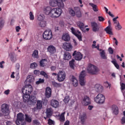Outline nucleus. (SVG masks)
<instances>
[{"label":"nucleus","instance_id":"nucleus-1","mask_svg":"<svg viewBox=\"0 0 125 125\" xmlns=\"http://www.w3.org/2000/svg\"><path fill=\"white\" fill-rule=\"evenodd\" d=\"M21 92L23 93V100L24 102H27L30 105H34L37 102V98L35 96H30L33 92V86L29 84L22 87Z\"/></svg>","mask_w":125,"mask_h":125},{"label":"nucleus","instance_id":"nucleus-2","mask_svg":"<svg viewBox=\"0 0 125 125\" xmlns=\"http://www.w3.org/2000/svg\"><path fill=\"white\" fill-rule=\"evenodd\" d=\"M62 12V9L60 7L52 8L51 17L52 18H58L61 16Z\"/></svg>","mask_w":125,"mask_h":125},{"label":"nucleus","instance_id":"nucleus-3","mask_svg":"<svg viewBox=\"0 0 125 125\" xmlns=\"http://www.w3.org/2000/svg\"><path fill=\"white\" fill-rule=\"evenodd\" d=\"M63 1H66V0H51L50 1V5L53 7L58 6L60 8H64Z\"/></svg>","mask_w":125,"mask_h":125},{"label":"nucleus","instance_id":"nucleus-4","mask_svg":"<svg viewBox=\"0 0 125 125\" xmlns=\"http://www.w3.org/2000/svg\"><path fill=\"white\" fill-rule=\"evenodd\" d=\"M25 116L22 113H20L17 114V120L16 124L17 125H26V122L24 120Z\"/></svg>","mask_w":125,"mask_h":125},{"label":"nucleus","instance_id":"nucleus-5","mask_svg":"<svg viewBox=\"0 0 125 125\" xmlns=\"http://www.w3.org/2000/svg\"><path fill=\"white\" fill-rule=\"evenodd\" d=\"M87 71L88 74L91 75H96L98 73V68L93 64H89L87 67Z\"/></svg>","mask_w":125,"mask_h":125},{"label":"nucleus","instance_id":"nucleus-6","mask_svg":"<svg viewBox=\"0 0 125 125\" xmlns=\"http://www.w3.org/2000/svg\"><path fill=\"white\" fill-rule=\"evenodd\" d=\"M94 100L98 104H103L105 102V96L102 94H98Z\"/></svg>","mask_w":125,"mask_h":125},{"label":"nucleus","instance_id":"nucleus-7","mask_svg":"<svg viewBox=\"0 0 125 125\" xmlns=\"http://www.w3.org/2000/svg\"><path fill=\"white\" fill-rule=\"evenodd\" d=\"M43 39L49 41L52 39V32L50 29L46 30L42 34Z\"/></svg>","mask_w":125,"mask_h":125},{"label":"nucleus","instance_id":"nucleus-8","mask_svg":"<svg viewBox=\"0 0 125 125\" xmlns=\"http://www.w3.org/2000/svg\"><path fill=\"white\" fill-rule=\"evenodd\" d=\"M81 103L83 106H88L91 104V99L87 95H85L82 98Z\"/></svg>","mask_w":125,"mask_h":125},{"label":"nucleus","instance_id":"nucleus-9","mask_svg":"<svg viewBox=\"0 0 125 125\" xmlns=\"http://www.w3.org/2000/svg\"><path fill=\"white\" fill-rule=\"evenodd\" d=\"M71 31L72 34L74 35V36L77 37V38L78 39L80 42H81L82 41H83L82 37V33H81L80 31H79V30H76V29H75L74 27L71 28Z\"/></svg>","mask_w":125,"mask_h":125},{"label":"nucleus","instance_id":"nucleus-10","mask_svg":"<svg viewBox=\"0 0 125 125\" xmlns=\"http://www.w3.org/2000/svg\"><path fill=\"white\" fill-rule=\"evenodd\" d=\"M86 76V72L85 70H83L79 76V82L81 85H84L85 83L84 82V78Z\"/></svg>","mask_w":125,"mask_h":125},{"label":"nucleus","instance_id":"nucleus-11","mask_svg":"<svg viewBox=\"0 0 125 125\" xmlns=\"http://www.w3.org/2000/svg\"><path fill=\"white\" fill-rule=\"evenodd\" d=\"M65 79H66V73L62 71H60L57 75V80L58 82H64Z\"/></svg>","mask_w":125,"mask_h":125},{"label":"nucleus","instance_id":"nucleus-12","mask_svg":"<svg viewBox=\"0 0 125 125\" xmlns=\"http://www.w3.org/2000/svg\"><path fill=\"white\" fill-rule=\"evenodd\" d=\"M1 111L3 114L8 115L9 114V106L6 104H3L1 105Z\"/></svg>","mask_w":125,"mask_h":125},{"label":"nucleus","instance_id":"nucleus-13","mask_svg":"<svg viewBox=\"0 0 125 125\" xmlns=\"http://www.w3.org/2000/svg\"><path fill=\"white\" fill-rule=\"evenodd\" d=\"M72 55L74 56L75 60H77V61H80L83 59V54L81 52L74 51Z\"/></svg>","mask_w":125,"mask_h":125},{"label":"nucleus","instance_id":"nucleus-14","mask_svg":"<svg viewBox=\"0 0 125 125\" xmlns=\"http://www.w3.org/2000/svg\"><path fill=\"white\" fill-rule=\"evenodd\" d=\"M91 25L93 32H99V29H100L99 24H97L95 21H93L91 22Z\"/></svg>","mask_w":125,"mask_h":125},{"label":"nucleus","instance_id":"nucleus-15","mask_svg":"<svg viewBox=\"0 0 125 125\" xmlns=\"http://www.w3.org/2000/svg\"><path fill=\"white\" fill-rule=\"evenodd\" d=\"M62 47L64 49L66 50V51H71L73 49L72 44L68 42L63 43L62 44Z\"/></svg>","mask_w":125,"mask_h":125},{"label":"nucleus","instance_id":"nucleus-16","mask_svg":"<svg viewBox=\"0 0 125 125\" xmlns=\"http://www.w3.org/2000/svg\"><path fill=\"white\" fill-rule=\"evenodd\" d=\"M47 50L48 52H49L50 55H53V54L56 53V48L52 45L48 46Z\"/></svg>","mask_w":125,"mask_h":125},{"label":"nucleus","instance_id":"nucleus-17","mask_svg":"<svg viewBox=\"0 0 125 125\" xmlns=\"http://www.w3.org/2000/svg\"><path fill=\"white\" fill-rule=\"evenodd\" d=\"M34 74L35 75H36V76H39V75H40V74L41 75H42V76H43V77H44V78H48L47 74H46V73H45V72L42 71L41 72H40V70H35L34 71Z\"/></svg>","mask_w":125,"mask_h":125},{"label":"nucleus","instance_id":"nucleus-18","mask_svg":"<svg viewBox=\"0 0 125 125\" xmlns=\"http://www.w3.org/2000/svg\"><path fill=\"white\" fill-rule=\"evenodd\" d=\"M108 26L104 28V31L106 32V34L108 35H113V32H112V29H111V21H108Z\"/></svg>","mask_w":125,"mask_h":125},{"label":"nucleus","instance_id":"nucleus-19","mask_svg":"<svg viewBox=\"0 0 125 125\" xmlns=\"http://www.w3.org/2000/svg\"><path fill=\"white\" fill-rule=\"evenodd\" d=\"M44 13L46 14V15H49V16H51V12L52 11V8L48 6L44 8Z\"/></svg>","mask_w":125,"mask_h":125},{"label":"nucleus","instance_id":"nucleus-20","mask_svg":"<svg viewBox=\"0 0 125 125\" xmlns=\"http://www.w3.org/2000/svg\"><path fill=\"white\" fill-rule=\"evenodd\" d=\"M71 81L72 83L73 86H78V84H79L78 80H77V79L74 76V75L71 76Z\"/></svg>","mask_w":125,"mask_h":125},{"label":"nucleus","instance_id":"nucleus-21","mask_svg":"<svg viewBox=\"0 0 125 125\" xmlns=\"http://www.w3.org/2000/svg\"><path fill=\"white\" fill-rule=\"evenodd\" d=\"M74 9L75 11V15H76L77 17H78L79 18L82 17V13L80 10V7H75L74 8Z\"/></svg>","mask_w":125,"mask_h":125},{"label":"nucleus","instance_id":"nucleus-22","mask_svg":"<svg viewBox=\"0 0 125 125\" xmlns=\"http://www.w3.org/2000/svg\"><path fill=\"white\" fill-rule=\"evenodd\" d=\"M45 95L47 98H49L51 96V88L49 87H47L45 89Z\"/></svg>","mask_w":125,"mask_h":125},{"label":"nucleus","instance_id":"nucleus-23","mask_svg":"<svg viewBox=\"0 0 125 125\" xmlns=\"http://www.w3.org/2000/svg\"><path fill=\"white\" fill-rule=\"evenodd\" d=\"M51 105L54 108L59 107V102L55 100H52L51 101Z\"/></svg>","mask_w":125,"mask_h":125},{"label":"nucleus","instance_id":"nucleus-24","mask_svg":"<svg viewBox=\"0 0 125 125\" xmlns=\"http://www.w3.org/2000/svg\"><path fill=\"white\" fill-rule=\"evenodd\" d=\"M53 112L51 108H47L45 114L47 118H50L52 116Z\"/></svg>","mask_w":125,"mask_h":125},{"label":"nucleus","instance_id":"nucleus-25","mask_svg":"<svg viewBox=\"0 0 125 125\" xmlns=\"http://www.w3.org/2000/svg\"><path fill=\"white\" fill-rule=\"evenodd\" d=\"M80 119L82 125H84V123L86 120V114L83 113V114L80 116Z\"/></svg>","mask_w":125,"mask_h":125},{"label":"nucleus","instance_id":"nucleus-26","mask_svg":"<svg viewBox=\"0 0 125 125\" xmlns=\"http://www.w3.org/2000/svg\"><path fill=\"white\" fill-rule=\"evenodd\" d=\"M112 110L114 115H118L119 114V108L116 105H113L112 106Z\"/></svg>","mask_w":125,"mask_h":125},{"label":"nucleus","instance_id":"nucleus-27","mask_svg":"<svg viewBox=\"0 0 125 125\" xmlns=\"http://www.w3.org/2000/svg\"><path fill=\"white\" fill-rule=\"evenodd\" d=\"M77 25L79 27L80 29L83 32H85V30H84V24L83 23L81 22V21H78L77 22Z\"/></svg>","mask_w":125,"mask_h":125},{"label":"nucleus","instance_id":"nucleus-28","mask_svg":"<svg viewBox=\"0 0 125 125\" xmlns=\"http://www.w3.org/2000/svg\"><path fill=\"white\" fill-rule=\"evenodd\" d=\"M71 58H72V56H71V54H70V53H69L68 52H64V60L69 61L70 59H71Z\"/></svg>","mask_w":125,"mask_h":125},{"label":"nucleus","instance_id":"nucleus-29","mask_svg":"<svg viewBox=\"0 0 125 125\" xmlns=\"http://www.w3.org/2000/svg\"><path fill=\"white\" fill-rule=\"evenodd\" d=\"M62 39L64 42H69L70 41V36L68 34H65L62 35Z\"/></svg>","mask_w":125,"mask_h":125},{"label":"nucleus","instance_id":"nucleus-30","mask_svg":"<svg viewBox=\"0 0 125 125\" xmlns=\"http://www.w3.org/2000/svg\"><path fill=\"white\" fill-rule=\"evenodd\" d=\"M32 56L33 58L38 59L39 58V51L38 50H35L32 54Z\"/></svg>","mask_w":125,"mask_h":125},{"label":"nucleus","instance_id":"nucleus-31","mask_svg":"<svg viewBox=\"0 0 125 125\" xmlns=\"http://www.w3.org/2000/svg\"><path fill=\"white\" fill-rule=\"evenodd\" d=\"M96 89L98 92H101L103 90V86L99 84H97L95 85Z\"/></svg>","mask_w":125,"mask_h":125},{"label":"nucleus","instance_id":"nucleus-32","mask_svg":"<svg viewBox=\"0 0 125 125\" xmlns=\"http://www.w3.org/2000/svg\"><path fill=\"white\" fill-rule=\"evenodd\" d=\"M65 114V112H64L61 114L60 118L59 119L60 122H61L62 123L65 122V116H64Z\"/></svg>","mask_w":125,"mask_h":125},{"label":"nucleus","instance_id":"nucleus-33","mask_svg":"<svg viewBox=\"0 0 125 125\" xmlns=\"http://www.w3.org/2000/svg\"><path fill=\"white\" fill-rule=\"evenodd\" d=\"M47 62V60L46 59H42L40 61V65L41 67H44L45 66V63Z\"/></svg>","mask_w":125,"mask_h":125},{"label":"nucleus","instance_id":"nucleus-34","mask_svg":"<svg viewBox=\"0 0 125 125\" xmlns=\"http://www.w3.org/2000/svg\"><path fill=\"white\" fill-rule=\"evenodd\" d=\"M52 84L54 86V87H56V88H58L59 87H61L62 84L60 83H57L55 81H53L52 82Z\"/></svg>","mask_w":125,"mask_h":125},{"label":"nucleus","instance_id":"nucleus-35","mask_svg":"<svg viewBox=\"0 0 125 125\" xmlns=\"http://www.w3.org/2000/svg\"><path fill=\"white\" fill-rule=\"evenodd\" d=\"M26 81L27 82H29V83H34V81H35V78L32 75H30L27 76Z\"/></svg>","mask_w":125,"mask_h":125},{"label":"nucleus","instance_id":"nucleus-36","mask_svg":"<svg viewBox=\"0 0 125 125\" xmlns=\"http://www.w3.org/2000/svg\"><path fill=\"white\" fill-rule=\"evenodd\" d=\"M111 63L113 64L116 69H117L118 70H120V65H119V64H118L116 60L114 59V61H111Z\"/></svg>","mask_w":125,"mask_h":125},{"label":"nucleus","instance_id":"nucleus-37","mask_svg":"<svg viewBox=\"0 0 125 125\" xmlns=\"http://www.w3.org/2000/svg\"><path fill=\"white\" fill-rule=\"evenodd\" d=\"M89 4L91 6H92L93 10L94 11H95V12H97V11H98V8L97 7V5L92 3H90Z\"/></svg>","mask_w":125,"mask_h":125},{"label":"nucleus","instance_id":"nucleus-38","mask_svg":"<svg viewBox=\"0 0 125 125\" xmlns=\"http://www.w3.org/2000/svg\"><path fill=\"white\" fill-rule=\"evenodd\" d=\"M68 11L69 12V14L71 16H76V11H74L73 8H69Z\"/></svg>","mask_w":125,"mask_h":125},{"label":"nucleus","instance_id":"nucleus-39","mask_svg":"<svg viewBox=\"0 0 125 125\" xmlns=\"http://www.w3.org/2000/svg\"><path fill=\"white\" fill-rule=\"evenodd\" d=\"M3 26H4V21L1 18H0V31L3 28Z\"/></svg>","mask_w":125,"mask_h":125},{"label":"nucleus","instance_id":"nucleus-40","mask_svg":"<svg viewBox=\"0 0 125 125\" xmlns=\"http://www.w3.org/2000/svg\"><path fill=\"white\" fill-rule=\"evenodd\" d=\"M75 60L72 59L71 61L69 62V66L71 69H74V66L75 65Z\"/></svg>","mask_w":125,"mask_h":125},{"label":"nucleus","instance_id":"nucleus-41","mask_svg":"<svg viewBox=\"0 0 125 125\" xmlns=\"http://www.w3.org/2000/svg\"><path fill=\"white\" fill-rule=\"evenodd\" d=\"M39 25L42 28H44V27H46V22H45V21H41L39 22Z\"/></svg>","mask_w":125,"mask_h":125},{"label":"nucleus","instance_id":"nucleus-42","mask_svg":"<svg viewBox=\"0 0 125 125\" xmlns=\"http://www.w3.org/2000/svg\"><path fill=\"white\" fill-rule=\"evenodd\" d=\"M101 56L103 59H107V57L105 55V51L103 50L100 52Z\"/></svg>","mask_w":125,"mask_h":125},{"label":"nucleus","instance_id":"nucleus-43","mask_svg":"<svg viewBox=\"0 0 125 125\" xmlns=\"http://www.w3.org/2000/svg\"><path fill=\"white\" fill-rule=\"evenodd\" d=\"M25 121L27 122V123H31V122H32V118L29 117L28 115L25 114Z\"/></svg>","mask_w":125,"mask_h":125},{"label":"nucleus","instance_id":"nucleus-44","mask_svg":"<svg viewBox=\"0 0 125 125\" xmlns=\"http://www.w3.org/2000/svg\"><path fill=\"white\" fill-rule=\"evenodd\" d=\"M37 67H38V63H37V62H33L30 64V68H31V69H35L37 68Z\"/></svg>","mask_w":125,"mask_h":125},{"label":"nucleus","instance_id":"nucleus-45","mask_svg":"<svg viewBox=\"0 0 125 125\" xmlns=\"http://www.w3.org/2000/svg\"><path fill=\"white\" fill-rule=\"evenodd\" d=\"M37 109H42V102L41 101L37 102Z\"/></svg>","mask_w":125,"mask_h":125},{"label":"nucleus","instance_id":"nucleus-46","mask_svg":"<svg viewBox=\"0 0 125 125\" xmlns=\"http://www.w3.org/2000/svg\"><path fill=\"white\" fill-rule=\"evenodd\" d=\"M48 125H55V122L50 118H49L48 120Z\"/></svg>","mask_w":125,"mask_h":125},{"label":"nucleus","instance_id":"nucleus-47","mask_svg":"<svg viewBox=\"0 0 125 125\" xmlns=\"http://www.w3.org/2000/svg\"><path fill=\"white\" fill-rule=\"evenodd\" d=\"M44 80L41 78H40L38 81L36 82V84H40V83H43Z\"/></svg>","mask_w":125,"mask_h":125},{"label":"nucleus","instance_id":"nucleus-48","mask_svg":"<svg viewBox=\"0 0 125 125\" xmlns=\"http://www.w3.org/2000/svg\"><path fill=\"white\" fill-rule=\"evenodd\" d=\"M122 28L123 27H122V25L120 24V23H118V24L115 26L116 30H118L119 31H120V30H122Z\"/></svg>","mask_w":125,"mask_h":125},{"label":"nucleus","instance_id":"nucleus-49","mask_svg":"<svg viewBox=\"0 0 125 125\" xmlns=\"http://www.w3.org/2000/svg\"><path fill=\"white\" fill-rule=\"evenodd\" d=\"M29 16L30 20H34V19H35V17L34 16V14H33V12H30Z\"/></svg>","mask_w":125,"mask_h":125},{"label":"nucleus","instance_id":"nucleus-50","mask_svg":"<svg viewBox=\"0 0 125 125\" xmlns=\"http://www.w3.org/2000/svg\"><path fill=\"white\" fill-rule=\"evenodd\" d=\"M44 18V17L43 16L39 15L38 18V20L39 21H40V22H41V21H43Z\"/></svg>","mask_w":125,"mask_h":125},{"label":"nucleus","instance_id":"nucleus-51","mask_svg":"<svg viewBox=\"0 0 125 125\" xmlns=\"http://www.w3.org/2000/svg\"><path fill=\"white\" fill-rule=\"evenodd\" d=\"M69 100H70V98H69V97L66 96L64 99L63 101H64V103L67 104V103H69Z\"/></svg>","mask_w":125,"mask_h":125},{"label":"nucleus","instance_id":"nucleus-52","mask_svg":"<svg viewBox=\"0 0 125 125\" xmlns=\"http://www.w3.org/2000/svg\"><path fill=\"white\" fill-rule=\"evenodd\" d=\"M98 19L100 22H104V21H105V19L102 16H99Z\"/></svg>","mask_w":125,"mask_h":125},{"label":"nucleus","instance_id":"nucleus-53","mask_svg":"<svg viewBox=\"0 0 125 125\" xmlns=\"http://www.w3.org/2000/svg\"><path fill=\"white\" fill-rule=\"evenodd\" d=\"M108 52L110 54H113L114 53V50H113L112 47H110L108 48Z\"/></svg>","mask_w":125,"mask_h":125},{"label":"nucleus","instance_id":"nucleus-54","mask_svg":"<svg viewBox=\"0 0 125 125\" xmlns=\"http://www.w3.org/2000/svg\"><path fill=\"white\" fill-rule=\"evenodd\" d=\"M33 124H34V125H41V123L39 122V121L38 120H34Z\"/></svg>","mask_w":125,"mask_h":125},{"label":"nucleus","instance_id":"nucleus-55","mask_svg":"<svg viewBox=\"0 0 125 125\" xmlns=\"http://www.w3.org/2000/svg\"><path fill=\"white\" fill-rule=\"evenodd\" d=\"M10 59L12 61V62H13V63H14V62H15V58L14 57V56L11 55Z\"/></svg>","mask_w":125,"mask_h":125},{"label":"nucleus","instance_id":"nucleus-56","mask_svg":"<svg viewBox=\"0 0 125 125\" xmlns=\"http://www.w3.org/2000/svg\"><path fill=\"white\" fill-rule=\"evenodd\" d=\"M121 90H124V89H125V83H121Z\"/></svg>","mask_w":125,"mask_h":125},{"label":"nucleus","instance_id":"nucleus-57","mask_svg":"<svg viewBox=\"0 0 125 125\" xmlns=\"http://www.w3.org/2000/svg\"><path fill=\"white\" fill-rule=\"evenodd\" d=\"M51 70L52 71V72H54L55 70H56V66H52L50 67Z\"/></svg>","mask_w":125,"mask_h":125},{"label":"nucleus","instance_id":"nucleus-58","mask_svg":"<svg viewBox=\"0 0 125 125\" xmlns=\"http://www.w3.org/2000/svg\"><path fill=\"white\" fill-rule=\"evenodd\" d=\"M10 92V90H9V89H7V90H5L4 92V94H6V95H8V94H9Z\"/></svg>","mask_w":125,"mask_h":125},{"label":"nucleus","instance_id":"nucleus-59","mask_svg":"<svg viewBox=\"0 0 125 125\" xmlns=\"http://www.w3.org/2000/svg\"><path fill=\"white\" fill-rule=\"evenodd\" d=\"M125 123V117H122V119H121V124L122 125H124Z\"/></svg>","mask_w":125,"mask_h":125},{"label":"nucleus","instance_id":"nucleus-60","mask_svg":"<svg viewBox=\"0 0 125 125\" xmlns=\"http://www.w3.org/2000/svg\"><path fill=\"white\" fill-rule=\"evenodd\" d=\"M2 64H4V61L0 62V68H1L2 69L3 68V65H2Z\"/></svg>","mask_w":125,"mask_h":125},{"label":"nucleus","instance_id":"nucleus-61","mask_svg":"<svg viewBox=\"0 0 125 125\" xmlns=\"http://www.w3.org/2000/svg\"><path fill=\"white\" fill-rule=\"evenodd\" d=\"M21 29V27H20V26H18L16 27V32H19V31H20Z\"/></svg>","mask_w":125,"mask_h":125},{"label":"nucleus","instance_id":"nucleus-62","mask_svg":"<svg viewBox=\"0 0 125 125\" xmlns=\"http://www.w3.org/2000/svg\"><path fill=\"white\" fill-rule=\"evenodd\" d=\"M16 69H17V70H19V69H20V64H19V63L16 64Z\"/></svg>","mask_w":125,"mask_h":125},{"label":"nucleus","instance_id":"nucleus-63","mask_svg":"<svg viewBox=\"0 0 125 125\" xmlns=\"http://www.w3.org/2000/svg\"><path fill=\"white\" fill-rule=\"evenodd\" d=\"M6 125H12V122L11 121H7L6 122Z\"/></svg>","mask_w":125,"mask_h":125},{"label":"nucleus","instance_id":"nucleus-64","mask_svg":"<svg viewBox=\"0 0 125 125\" xmlns=\"http://www.w3.org/2000/svg\"><path fill=\"white\" fill-rule=\"evenodd\" d=\"M64 125H70V121L69 120L66 121Z\"/></svg>","mask_w":125,"mask_h":125}]
</instances>
